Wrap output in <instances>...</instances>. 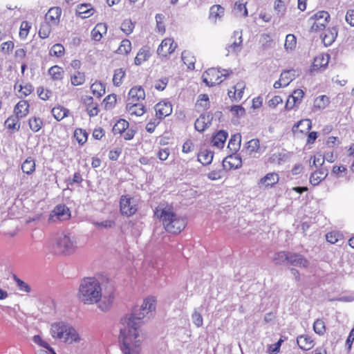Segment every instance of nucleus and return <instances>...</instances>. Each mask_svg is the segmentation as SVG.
Instances as JSON below:
<instances>
[{"instance_id":"1","label":"nucleus","mask_w":354,"mask_h":354,"mask_svg":"<svg viewBox=\"0 0 354 354\" xmlns=\"http://www.w3.org/2000/svg\"><path fill=\"white\" fill-rule=\"evenodd\" d=\"M155 308L154 298L148 297L140 306H135L130 314L121 318L122 326L120 328L119 342L122 354L140 353L142 337L139 333V328L142 324V319Z\"/></svg>"},{"instance_id":"2","label":"nucleus","mask_w":354,"mask_h":354,"mask_svg":"<svg viewBox=\"0 0 354 354\" xmlns=\"http://www.w3.org/2000/svg\"><path fill=\"white\" fill-rule=\"evenodd\" d=\"M78 298L84 304H97L102 311H108L114 300L113 292L102 293L99 281L94 277H86L82 280L78 291Z\"/></svg>"},{"instance_id":"3","label":"nucleus","mask_w":354,"mask_h":354,"mask_svg":"<svg viewBox=\"0 0 354 354\" xmlns=\"http://www.w3.org/2000/svg\"><path fill=\"white\" fill-rule=\"evenodd\" d=\"M155 215L160 219L165 229L172 234L180 233L186 226L184 218L177 215L171 208L158 207Z\"/></svg>"},{"instance_id":"4","label":"nucleus","mask_w":354,"mask_h":354,"mask_svg":"<svg viewBox=\"0 0 354 354\" xmlns=\"http://www.w3.org/2000/svg\"><path fill=\"white\" fill-rule=\"evenodd\" d=\"M50 334L53 338L63 340L66 344L78 343L81 340L80 336L75 328L64 322L52 324Z\"/></svg>"},{"instance_id":"5","label":"nucleus","mask_w":354,"mask_h":354,"mask_svg":"<svg viewBox=\"0 0 354 354\" xmlns=\"http://www.w3.org/2000/svg\"><path fill=\"white\" fill-rule=\"evenodd\" d=\"M77 248V237L71 233L60 234L55 245V252L65 256L74 254Z\"/></svg>"},{"instance_id":"6","label":"nucleus","mask_w":354,"mask_h":354,"mask_svg":"<svg viewBox=\"0 0 354 354\" xmlns=\"http://www.w3.org/2000/svg\"><path fill=\"white\" fill-rule=\"evenodd\" d=\"M330 15L328 12L322 10L312 16L308 21L311 24L312 31H319L324 30L328 22Z\"/></svg>"},{"instance_id":"7","label":"nucleus","mask_w":354,"mask_h":354,"mask_svg":"<svg viewBox=\"0 0 354 354\" xmlns=\"http://www.w3.org/2000/svg\"><path fill=\"white\" fill-rule=\"evenodd\" d=\"M229 73H223L216 68H209L203 75V80L208 86H213L221 84L223 80L222 77H227Z\"/></svg>"},{"instance_id":"8","label":"nucleus","mask_w":354,"mask_h":354,"mask_svg":"<svg viewBox=\"0 0 354 354\" xmlns=\"http://www.w3.org/2000/svg\"><path fill=\"white\" fill-rule=\"evenodd\" d=\"M120 207L122 214L127 216L133 215L138 209L136 201L129 195L122 196L120 201Z\"/></svg>"},{"instance_id":"9","label":"nucleus","mask_w":354,"mask_h":354,"mask_svg":"<svg viewBox=\"0 0 354 354\" xmlns=\"http://www.w3.org/2000/svg\"><path fill=\"white\" fill-rule=\"evenodd\" d=\"M231 43L227 45L225 49L227 51V56L230 53H239L241 52L243 45L242 31L235 30L231 37Z\"/></svg>"},{"instance_id":"10","label":"nucleus","mask_w":354,"mask_h":354,"mask_svg":"<svg viewBox=\"0 0 354 354\" xmlns=\"http://www.w3.org/2000/svg\"><path fill=\"white\" fill-rule=\"evenodd\" d=\"M70 217L71 212L69 208L65 205H57L52 212L49 220L52 221H56V219L66 221L69 219Z\"/></svg>"},{"instance_id":"11","label":"nucleus","mask_w":354,"mask_h":354,"mask_svg":"<svg viewBox=\"0 0 354 354\" xmlns=\"http://www.w3.org/2000/svg\"><path fill=\"white\" fill-rule=\"evenodd\" d=\"M177 47L176 44L171 38H166L163 39L159 45L157 53L158 55L162 57H167L171 55Z\"/></svg>"},{"instance_id":"12","label":"nucleus","mask_w":354,"mask_h":354,"mask_svg":"<svg viewBox=\"0 0 354 354\" xmlns=\"http://www.w3.org/2000/svg\"><path fill=\"white\" fill-rule=\"evenodd\" d=\"M266 147L260 146V141L257 138H254L249 140L245 146L243 147L242 152H245L248 155H252L253 153H263L266 150Z\"/></svg>"},{"instance_id":"13","label":"nucleus","mask_w":354,"mask_h":354,"mask_svg":"<svg viewBox=\"0 0 354 354\" xmlns=\"http://www.w3.org/2000/svg\"><path fill=\"white\" fill-rule=\"evenodd\" d=\"M155 111L156 117L161 120L172 113V106L169 102H160L155 106Z\"/></svg>"},{"instance_id":"14","label":"nucleus","mask_w":354,"mask_h":354,"mask_svg":"<svg viewBox=\"0 0 354 354\" xmlns=\"http://www.w3.org/2000/svg\"><path fill=\"white\" fill-rule=\"evenodd\" d=\"M212 120V116L209 113L201 114L195 121V129L199 132H203L211 124Z\"/></svg>"},{"instance_id":"15","label":"nucleus","mask_w":354,"mask_h":354,"mask_svg":"<svg viewBox=\"0 0 354 354\" xmlns=\"http://www.w3.org/2000/svg\"><path fill=\"white\" fill-rule=\"evenodd\" d=\"M222 165L225 170L235 169L241 167L242 160L236 155H230L223 160Z\"/></svg>"},{"instance_id":"16","label":"nucleus","mask_w":354,"mask_h":354,"mask_svg":"<svg viewBox=\"0 0 354 354\" xmlns=\"http://www.w3.org/2000/svg\"><path fill=\"white\" fill-rule=\"evenodd\" d=\"M62 15V10L59 7H53L48 10L45 15V21L56 26L59 24L60 17Z\"/></svg>"},{"instance_id":"17","label":"nucleus","mask_w":354,"mask_h":354,"mask_svg":"<svg viewBox=\"0 0 354 354\" xmlns=\"http://www.w3.org/2000/svg\"><path fill=\"white\" fill-rule=\"evenodd\" d=\"M288 263L296 266L306 268L308 266V261L301 254L297 253H289Z\"/></svg>"},{"instance_id":"18","label":"nucleus","mask_w":354,"mask_h":354,"mask_svg":"<svg viewBox=\"0 0 354 354\" xmlns=\"http://www.w3.org/2000/svg\"><path fill=\"white\" fill-rule=\"evenodd\" d=\"M129 100H131V103H138L137 102L145 99V90L140 86H133L130 89L129 92Z\"/></svg>"},{"instance_id":"19","label":"nucleus","mask_w":354,"mask_h":354,"mask_svg":"<svg viewBox=\"0 0 354 354\" xmlns=\"http://www.w3.org/2000/svg\"><path fill=\"white\" fill-rule=\"evenodd\" d=\"M83 103L86 106V111L88 114L91 117H93L97 115L99 109L97 104L93 103V98L89 95H84L82 97Z\"/></svg>"},{"instance_id":"20","label":"nucleus","mask_w":354,"mask_h":354,"mask_svg":"<svg viewBox=\"0 0 354 354\" xmlns=\"http://www.w3.org/2000/svg\"><path fill=\"white\" fill-rule=\"evenodd\" d=\"M327 176L328 169L325 167H322L311 174L310 176V183L314 186L317 185L322 180L325 179Z\"/></svg>"},{"instance_id":"21","label":"nucleus","mask_w":354,"mask_h":354,"mask_svg":"<svg viewBox=\"0 0 354 354\" xmlns=\"http://www.w3.org/2000/svg\"><path fill=\"white\" fill-rule=\"evenodd\" d=\"M228 136V133L227 131L224 130L218 131L212 139V145L216 147L218 149H221L223 147L225 142Z\"/></svg>"},{"instance_id":"22","label":"nucleus","mask_w":354,"mask_h":354,"mask_svg":"<svg viewBox=\"0 0 354 354\" xmlns=\"http://www.w3.org/2000/svg\"><path fill=\"white\" fill-rule=\"evenodd\" d=\"M337 29L335 27L328 28L322 36V40L326 46H330L337 36Z\"/></svg>"},{"instance_id":"23","label":"nucleus","mask_w":354,"mask_h":354,"mask_svg":"<svg viewBox=\"0 0 354 354\" xmlns=\"http://www.w3.org/2000/svg\"><path fill=\"white\" fill-rule=\"evenodd\" d=\"M126 109L129 113L132 115L141 116L145 113V107L140 103L129 102L127 104Z\"/></svg>"},{"instance_id":"24","label":"nucleus","mask_w":354,"mask_h":354,"mask_svg":"<svg viewBox=\"0 0 354 354\" xmlns=\"http://www.w3.org/2000/svg\"><path fill=\"white\" fill-rule=\"evenodd\" d=\"M14 112L17 117L20 118H24L29 112L28 102L26 100L19 101L15 106Z\"/></svg>"},{"instance_id":"25","label":"nucleus","mask_w":354,"mask_h":354,"mask_svg":"<svg viewBox=\"0 0 354 354\" xmlns=\"http://www.w3.org/2000/svg\"><path fill=\"white\" fill-rule=\"evenodd\" d=\"M225 9L220 5H214L209 9V19L216 23L224 15Z\"/></svg>"},{"instance_id":"26","label":"nucleus","mask_w":354,"mask_h":354,"mask_svg":"<svg viewBox=\"0 0 354 354\" xmlns=\"http://www.w3.org/2000/svg\"><path fill=\"white\" fill-rule=\"evenodd\" d=\"M311 121L309 119L301 120L295 124L292 129L294 133L297 132L306 133L311 129Z\"/></svg>"},{"instance_id":"27","label":"nucleus","mask_w":354,"mask_h":354,"mask_svg":"<svg viewBox=\"0 0 354 354\" xmlns=\"http://www.w3.org/2000/svg\"><path fill=\"white\" fill-rule=\"evenodd\" d=\"M297 342L300 348L304 351H308L314 346L313 340L308 335H301Z\"/></svg>"},{"instance_id":"28","label":"nucleus","mask_w":354,"mask_h":354,"mask_svg":"<svg viewBox=\"0 0 354 354\" xmlns=\"http://www.w3.org/2000/svg\"><path fill=\"white\" fill-rule=\"evenodd\" d=\"M241 142V136L240 133H236L231 136L229 142H228V148L232 152H236L240 147Z\"/></svg>"},{"instance_id":"29","label":"nucleus","mask_w":354,"mask_h":354,"mask_svg":"<svg viewBox=\"0 0 354 354\" xmlns=\"http://www.w3.org/2000/svg\"><path fill=\"white\" fill-rule=\"evenodd\" d=\"M182 59L185 65L187 66V68L192 70H194L195 66L196 58L193 55V54L188 51L184 50L182 53L181 55Z\"/></svg>"},{"instance_id":"30","label":"nucleus","mask_w":354,"mask_h":354,"mask_svg":"<svg viewBox=\"0 0 354 354\" xmlns=\"http://www.w3.org/2000/svg\"><path fill=\"white\" fill-rule=\"evenodd\" d=\"M21 170L26 174H31L35 170V162L32 157H28L21 165Z\"/></svg>"},{"instance_id":"31","label":"nucleus","mask_w":354,"mask_h":354,"mask_svg":"<svg viewBox=\"0 0 354 354\" xmlns=\"http://www.w3.org/2000/svg\"><path fill=\"white\" fill-rule=\"evenodd\" d=\"M150 53L147 48L144 47L140 49L135 58L134 62L136 65H140L147 61L150 57Z\"/></svg>"},{"instance_id":"32","label":"nucleus","mask_w":354,"mask_h":354,"mask_svg":"<svg viewBox=\"0 0 354 354\" xmlns=\"http://www.w3.org/2000/svg\"><path fill=\"white\" fill-rule=\"evenodd\" d=\"M213 153L211 151L207 149L201 151L198 154V160L203 165H209L213 160Z\"/></svg>"},{"instance_id":"33","label":"nucleus","mask_w":354,"mask_h":354,"mask_svg":"<svg viewBox=\"0 0 354 354\" xmlns=\"http://www.w3.org/2000/svg\"><path fill=\"white\" fill-rule=\"evenodd\" d=\"M51 112L54 118L57 121H60L64 118L67 117L69 113L68 109L61 106L54 107Z\"/></svg>"},{"instance_id":"34","label":"nucleus","mask_w":354,"mask_h":354,"mask_svg":"<svg viewBox=\"0 0 354 354\" xmlns=\"http://www.w3.org/2000/svg\"><path fill=\"white\" fill-rule=\"evenodd\" d=\"M279 179V176L276 173H269L261 179V183L266 187H272L278 183Z\"/></svg>"},{"instance_id":"35","label":"nucleus","mask_w":354,"mask_h":354,"mask_svg":"<svg viewBox=\"0 0 354 354\" xmlns=\"http://www.w3.org/2000/svg\"><path fill=\"white\" fill-rule=\"evenodd\" d=\"M19 117H17V115L10 116L5 122V125L8 129L19 131L20 129V122L19 120Z\"/></svg>"},{"instance_id":"36","label":"nucleus","mask_w":354,"mask_h":354,"mask_svg":"<svg viewBox=\"0 0 354 354\" xmlns=\"http://www.w3.org/2000/svg\"><path fill=\"white\" fill-rule=\"evenodd\" d=\"M288 157V155L284 152L275 153L269 158V162L281 165L286 162Z\"/></svg>"},{"instance_id":"37","label":"nucleus","mask_w":354,"mask_h":354,"mask_svg":"<svg viewBox=\"0 0 354 354\" xmlns=\"http://www.w3.org/2000/svg\"><path fill=\"white\" fill-rule=\"evenodd\" d=\"M28 124L30 127V129L33 132H38L43 126V121L39 117H31L28 120Z\"/></svg>"},{"instance_id":"38","label":"nucleus","mask_w":354,"mask_h":354,"mask_svg":"<svg viewBox=\"0 0 354 354\" xmlns=\"http://www.w3.org/2000/svg\"><path fill=\"white\" fill-rule=\"evenodd\" d=\"M129 127V122L123 119L119 120L113 127V133L114 134H121L127 129Z\"/></svg>"},{"instance_id":"39","label":"nucleus","mask_w":354,"mask_h":354,"mask_svg":"<svg viewBox=\"0 0 354 354\" xmlns=\"http://www.w3.org/2000/svg\"><path fill=\"white\" fill-rule=\"evenodd\" d=\"M48 73L53 80H61L63 78L64 70L55 65L49 68Z\"/></svg>"},{"instance_id":"40","label":"nucleus","mask_w":354,"mask_h":354,"mask_svg":"<svg viewBox=\"0 0 354 354\" xmlns=\"http://www.w3.org/2000/svg\"><path fill=\"white\" fill-rule=\"evenodd\" d=\"M289 253L290 252H277L274 254V256L272 257V261L276 265H281L285 262L288 263Z\"/></svg>"},{"instance_id":"41","label":"nucleus","mask_w":354,"mask_h":354,"mask_svg":"<svg viewBox=\"0 0 354 354\" xmlns=\"http://www.w3.org/2000/svg\"><path fill=\"white\" fill-rule=\"evenodd\" d=\"M91 89L93 95L97 97L102 96L105 93V86L100 82H95L91 85Z\"/></svg>"},{"instance_id":"42","label":"nucleus","mask_w":354,"mask_h":354,"mask_svg":"<svg viewBox=\"0 0 354 354\" xmlns=\"http://www.w3.org/2000/svg\"><path fill=\"white\" fill-rule=\"evenodd\" d=\"M124 76L125 71L123 68L115 69L113 77V83L114 86H120L122 84Z\"/></svg>"},{"instance_id":"43","label":"nucleus","mask_w":354,"mask_h":354,"mask_svg":"<svg viewBox=\"0 0 354 354\" xmlns=\"http://www.w3.org/2000/svg\"><path fill=\"white\" fill-rule=\"evenodd\" d=\"M330 103L329 97L325 95L317 97L314 101V106L319 109H325Z\"/></svg>"},{"instance_id":"44","label":"nucleus","mask_w":354,"mask_h":354,"mask_svg":"<svg viewBox=\"0 0 354 354\" xmlns=\"http://www.w3.org/2000/svg\"><path fill=\"white\" fill-rule=\"evenodd\" d=\"M51 26L52 24L44 21V23L41 24L39 35L42 39L48 38L51 32Z\"/></svg>"},{"instance_id":"45","label":"nucleus","mask_w":354,"mask_h":354,"mask_svg":"<svg viewBox=\"0 0 354 354\" xmlns=\"http://www.w3.org/2000/svg\"><path fill=\"white\" fill-rule=\"evenodd\" d=\"M295 71H285L281 73L280 77L283 82V87L287 86L295 79Z\"/></svg>"},{"instance_id":"46","label":"nucleus","mask_w":354,"mask_h":354,"mask_svg":"<svg viewBox=\"0 0 354 354\" xmlns=\"http://www.w3.org/2000/svg\"><path fill=\"white\" fill-rule=\"evenodd\" d=\"M297 39L292 34H288L285 40L284 47L286 50L292 51L296 47Z\"/></svg>"},{"instance_id":"47","label":"nucleus","mask_w":354,"mask_h":354,"mask_svg":"<svg viewBox=\"0 0 354 354\" xmlns=\"http://www.w3.org/2000/svg\"><path fill=\"white\" fill-rule=\"evenodd\" d=\"M74 137L76 138L78 143L82 145L87 140L88 133L82 129H77L74 132Z\"/></svg>"},{"instance_id":"48","label":"nucleus","mask_w":354,"mask_h":354,"mask_svg":"<svg viewBox=\"0 0 354 354\" xmlns=\"http://www.w3.org/2000/svg\"><path fill=\"white\" fill-rule=\"evenodd\" d=\"M131 50V44L129 39H123L120 46L118 47L117 52L119 54L127 55Z\"/></svg>"},{"instance_id":"49","label":"nucleus","mask_w":354,"mask_h":354,"mask_svg":"<svg viewBox=\"0 0 354 354\" xmlns=\"http://www.w3.org/2000/svg\"><path fill=\"white\" fill-rule=\"evenodd\" d=\"M71 84L73 86H79L84 84L85 81V75L84 73L77 71L71 78Z\"/></svg>"},{"instance_id":"50","label":"nucleus","mask_w":354,"mask_h":354,"mask_svg":"<svg viewBox=\"0 0 354 354\" xmlns=\"http://www.w3.org/2000/svg\"><path fill=\"white\" fill-rule=\"evenodd\" d=\"M314 331L319 335H322L326 332V326L324 322L321 319H317L313 324Z\"/></svg>"},{"instance_id":"51","label":"nucleus","mask_w":354,"mask_h":354,"mask_svg":"<svg viewBox=\"0 0 354 354\" xmlns=\"http://www.w3.org/2000/svg\"><path fill=\"white\" fill-rule=\"evenodd\" d=\"M245 88V84L243 82H238L234 86L233 95L235 100H240L243 97V89Z\"/></svg>"},{"instance_id":"52","label":"nucleus","mask_w":354,"mask_h":354,"mask_svg":"<svg viewBox=\"0 0 354 354\" xmlns=\"http://www.w3.org/2000/svg\"><path fill=\"white\" fill-rule=\"evenodd\" d=\"M93 224L98 229H109L115 227V223L112 220H106L101 222L95 221Z\"/></svg>"},{"instance_id":"53","label":"nucleus","mask_w":354,"mask_h":354,"mask_svg":"<svg viewBox=\"0 0 354 354\" xmlns=\"http://www.w3.org/2000/svg\"><path fill=\"white\" fill-rule=\"evenodd\" d=\"M326 241L330 243H336L339 240L342 239V235L338 232H330L326 235Z\"/></svg>"},{"instance_id":"54","label":"nucleus","mask_w":354,"mask_h":354,"mask_svg":"<svg viewBox=\"0 0 354 354\" xmlns=\"http://www.w3.org/2000/svg\"><path fill=\"white\" fill-rule=\"evenodd\" d=\"M77 12L82 18H86L93 15V9H88V5L81 4L78 6Z\"/></svg>"},{"instance_id":"55","label":"nucleus","mask_w":354,"mask_h":354,"mask_svg":"<svg viewBox=\"0 0 354 354\" xmlns=\"http://www.w3.org/2000/svg\"><path fill=\"white\" fill-rule=\"evenodd\" d=\"M134 24L130 19L124 20L121 24V30L127 35L133 32Z\"/></svg>"},{"instance_id":"56","label":"nucleus","mask_w":354,"mask_h":354,"mask_svg":"<svg viewBox=\"0 0 354 354\" xmlns=\"http://www.w3.org/2000/svg\"><path fill=\"white\" fill-rule=\"evenodd\" d=\"M103 102L106 109H111L116 102V95L111 94L107 95Z\"/></svg>"},{"instance_id":"57","label":"nucleus","mask_w":354,"mask_h":354,"mask_svg":"<svg viewBox=\"0 0 354 354\" xmlns=\"http://www.w3.org/2000/svg\"><path fill=\"white\" fill-rule=\"evenodd\" d=\"M64 53V48L60 44H56L53 45L50 50V53L52 55L57 57H62Z\"/></svg>"},{"instance_id":"58","label":"nucleus","mask_w":354,"mask_h":354,"mask_svg":"<svg viewBox=\"0 0 354 354\" xmlns=\"http://www.w3.org/2000/svg\"><path fill=\"white\" fill-rule=\"evenodd\" d=\"M304 92L301 89H296L293 91L292 94L289 97L292 99L294 103L299 104L304 97Z\"/></svg>"},{"instance_id":"59","label":"nucleus","mask_w":354,"mask_h":354,"mask_svg":"<svg viewBox=\"0 0 354 354\" xmlns=\"http://www.w3.org/2000/svg\"><path fill=\"white\" fill-rule=\"evenodd\" d=\"M37 93L40 99L42 100H48L52 95V91L48 89H44L43 87L37 88Z\"/></svg>"},{"instance_id":"60","label":"nucleus","mask_w":354,"mask_h":354,"mask_svg":"<svg viewBox=\"0 0 354 354\" xmlns=\"http://www.w3.org/2000/svg\"><path fill=\"white\" fill-rule=\"evenodd\" d=\"M15 281H16L18 288L20 290L26 292H30L31 290L30 287L28 286V283H26L25 281L21 280L20 279L17 278L16 276H14Z\"/></svg>"},{"instance_id":"61","label":"nucleus","mask_w":354,"mask_h":354,"mask_svg":"<svg viewBox=\"0 0 354 354\" xmlns=\"http://www.w3.org/2000/svg\"><path fill=\"white\" fill-rule=\"evenodd\" d=\"M192 319L193 323L197 326L200 327L203 325V321L201 314L196 310H194L192 315Z\"/></svg>"},{"instance_id":"62","label":"nucleus","mask_w":354,"mask_h":354,"mask_svg":"<svg viewBox=\"0 0 354 354\" xmlns=\"http://www.w3.org/2000/svg\"><path fill=\"white\" fill-rule=\"evenodd\" d=\"M32 341L35 344L45 348L44 350H46V349L50 348V346L49 345V344L47 342L43 340L42 338L41 337V336L39 335H36L33 336Z\"/></svg>"},{"instance_id":"63","label":"nucleus","mask_w":354,"mask_h":354,"mask_svg":"<svg viewBox=\"0 0 354 354\" xmlns=\"http://www.w3.org/2000/svg\"><path fill=\"white\" fill-rule=\"evenodd\" d=\"M83 180V178L81 174L79 172H75L73 175L72 179L68 178L67 180V187L69 188L70 186H72L74 183L80 184Z\"/></svg>"},{"instance_id":"64","label":"nucleus","mask_w":354,"mask_h":354,"mask_svg":"<svg viewBox=\"0 0 354 354\" xmlns=\"http://www.w3.org/2000/svg\"><path fill=\"white\" fill-rule=\"evenodd\" d=\"M167 84H168V79L167 77H164V78L157 80L155 82L154 87L156 89H157L158 91H163L165 88Z\"/></svg>"}]
</instances>
